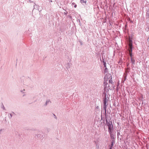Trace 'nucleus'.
Masks as SVG:
<instances>
[{"label": "nucleus", "mask_w": 149, "mask_h": 149, "mask_svg": "<svg viewBox=\"0 0 149 149\" xmlns=\"http://www.w3.org/2000/svg\"><path fill=\"white\" fill-rule=\"evenodd\" d=\"M131 60L132 63L134 64V63L135 61L133 58L131 57Z\"/></svg>", "instance_id": "nucleus-6"}, {"label": "nucleus", "mask_w": 149, "mask_h": 149, "mask_svg": "<svg viewBox=\"0 0 149 149\" xmlns=\"http://www.w3.org/2000/svg\"><path fill=\"white\" fill-rule=\"evenodd\" d=\"M106 122H107V125L108 126V127H113V125H112V123L111 122H108L107 120V119L106 120Z\"/></svg>", "instance_id": "nucleus-1"}, {"label": "nucleus", "mask_w": 149, "mask_h": 149, "mask_svg": "<svg viewBox=\"0 0 149 149\" xmlns=\"http://www.w3.org/2000/svg\"><path fill=\"white\" fill-rule=\"evenodd\" d=\"M112 81L111 80H109V82H110V83H111V82Z\"/></svg>", "instance_id": "nucleus-12"}, {"label": "nucleus", "mask_w": 149, "mask_h": 149, "mask_svg": "<svg viewBox=\"0 0 149 149\" xmlns=\"http://www.w3.org/2000/svg\"><path fill=\"white\" fill-rule=\"evenodd\" d=\"M113 127H108V131H109V134L112 133V130L113 129Z\"/></svg>", "instance_id": "nucleus-3"}, {"label": "nucleus", "mask_w": 149, "mask_h": 149, "mask_svg": "<svg viewBox=\"0 0 149 149\" xmlns=\"http://www.w3.org/2000/svg\"><path fill=\"white\" fill-rule=\"evenodd\" d=\"M113 140L111 143V146L110 148L109 149H112V147L113 146Z\"/></svg>", "instance_id": "nucleus-7"}, {"label": "nucleus", "mask_w": 149, "mask_h": 149, "mask_svg": "<svg viewBox=\"0 0 149 149\" xmlns=\"http://www.w3.org/2000/svg\"><path fill=\"white\" fill-rule=\"evenodd\" d=\"M110 135L111 139H114V135L113 134H112V133H110Z\"/></svg>", "instance_id": "nucleus-5"}, {"label": "nucleus", "mask_w": 149, "mask_h": 149, "mask_svg": "<svg viewBox=\"0 0 149 149\" xmlns=\"http://www.w3.org/2000/svg\"><path fill=\"white\" fill-rule=\"evenodd\" d=\"M80 2L81 3H86V0H81Z\"/></svg>", "instance_id": "nucleus-4"}, {"label": "nucleus", "mask_w": 149, "mask_h": 149, "mask_svg": "<svg viewBox=\"0 0 149 149\" xmlns=\"http://www.w3.org/2000/svg\"><path fill=\"white\" fill-rule=\"evenodd\" d=\"M72 5H75V3H72Z\"/></svg>", "instance_id": "nucleus-13"}, {"label": "nucleus", "mask_w": 149, "mask_h": 149, "mask_svg": "<svg viewBox=\"0 0 149 149\" xmlns=\"http://www.w3.org/2000/svg\"><path fill=\"white\" fill-rule=\"evenodd\" d=\"M129 47H130V48H132V43H129Z\"/></svg>", "instance_id": "nucleus-8"}, {"label": "nucleus", "mask_w": 149, "mask_h": 149, "mask_svg": "<svg viewBox=\"0 0 149 149\" xmlns=\"http://www.w3.org/2000/svg\"><path fill=\"white\" fill-rule=\"evenodd\" d=\"M129 54H130V56L131 57L132 56V52H130Z\"/></svg>", "instance_id": "nucleus-10"}, {"label": "nucleus", "mask_w": 149, "mask_h": 149, "mask_svg": "<svg viewBox=\"0 0 149 149\" xmlns=\"http://www.w3.org/2000/svg\"><path fill=\"white\" fill-rule=\"evenodd\" d=\"M77 5L76 4H75V5H74V7L75 8L77 7Z\"/></svg>", "instance_id": "nucleus-11"}, {"label": "nucleus", "mask_w": 149, "mask_h": 149, "mask_svg": "<svg viewBox=\"0 0 149 149\" xmlns=\"http://www.w3.org/2000/svg\"><path fill=\"white\" fill-rule=\"evenodd\" d=\"M103 101H104V106H105V107H104L105 109V108H106V106L107 105V99L106 97H105L104 98V100H103Z\"/></svg>", "instance_id": "nucleus-2"}, {"label": "nucleus", "mask_w": 149, "mask_h": 149, "mask_svg": "<svg viewBox=\"0 0 149 149\" xmlns=\"http://www.w3.org/2000/svg\"><path fill=\"white\" fill-rule=\"evenodd\" d=\"M132 48H131V49L130 48V49H129V53L130 52H132Z\"/></svg>", "instance_id": "nucleus-9"}]
</instances>
